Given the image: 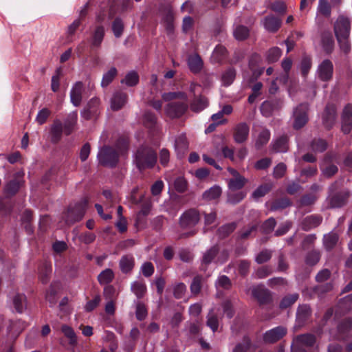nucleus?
I'll list each match as a JSON object with an SVG mask.
<instances>
[{
	"instance_id": "obj_24",
	"label": "nucleus",
	"mask_w": 352,
	"mask_h": 352,
	"mask_svg": "<svg viewBox=\"0 0 352 352\" xmlns=\"http://www.w3.org/2000/svg\"><path fill=\"white\" fill-rule=\"evenodd\" d=\"M322 217L318 214H311L305 217L301 222V228L305 231H309L317 228L322 222Z\"/></svg>"
},
{
	"instance_id": "obj_26",
	"label": "nucleus",
	"mask_w": 352,
	"mask_h": 352,
	"mask_svg": "<svg viewBox=\"0 0 352 352\" xmlns=\"http://www.w3.org/2000/svg\"><path fill=\"white\" fill-rule=\"evenodd\" d=\"M63 132H64V127L63 122L56 119L54 121L50 128V139L52 143H57L61 139Z\"/></svg>"
},
{
	"instance_id": "obj_43",
	"label": "nucleus",
	"mask_w": 352,
	"mask_h": 352,
	"mask_svg": "<svg viewBox=\"0 0 352 352\" xmlns=\"http://www.w3.org/2000/svg\"><path fill=\"white\" fill-rule=\"evenodd\" d=\"M236 228V223H226L219 228L217 234L219 238L225 239L229 236Z\"/></svg>"
},
{
	"instance_id": "obj_4",
	"label": "nucleus",
	"mask_w": 352,
	"mask_h": 352,
	"mask_svg": "<svg viewBox=\"0 0 352 352\" xmlns=\"http://www.w3.org/2000/svg\"><path fill=\"white\" fill-rule=\"evenodd\" d=\"M309 105L307 102H302L296 106L292 113V126L296 130L302 129L308 122V111Z\"/></svg>"
},
{
	"instance_id": "obj_32",
	"label": "nucleus",
	"mask_w": 352,
	"mask_h": 352,
	"mask_svg": "<svg viewBox=\"0 0 352 352\" xmlns=\"http://www.w3.org/2000/svg\"><path fill=\"white\" fill-rule=\"evenodd\" d=\"M187 63L190 70L193 73L197 74L202 69L203 61L201 57L197 54L189 56Z\"/></svg>"
},
{
	"instance_id": "obj_53",
	"label": "nucleus",
	"mask_w": 352,
	"mask_h": 352,
	"mask_svg": "<svg viewBox=\"0 0 352 352\" xmlns=\"http://www.w3.org/2000/svg\"><path fill=\"white\" fill-rule=\"evenodd\" d=\"M117 74V69L115 67H111L107 72L103 74L101 80V86L102 87H107L113 81Z\"/></svg>"
},
{
	"instance_id": "obj_10",
	"label": "nucleus",
	"mask_w": 352,
	"mask_h": 352,
	"mask_svg": "<svg viewBox=\"0 0 352 352\" xmlns=\"http://www.w3.org/2000/svg\"><path fill=\"white\" fill-rule=\"evenodd\" d=\"M337 155L334 153H328L324 157L321 164V171L322 175L327 178L334 175L338 170L336 165L331 162L336 158Z\"/></svg>"
},
{
	"instance_id": "obj_13",
	"label": "nucleus",
	"mask_w": 352,
	"mask_h": 352,
	"mask_svg": "<svg viewBox=\"0 0 352 352\" xmlns=\"http://www.w3.org/2000/svg\"><path fill=\"white\" fill-rule=\"evenodd\" d=\"M252 295L261 305L268 304L272 301L270 291L263 285L253 286L252 287Z\"/></svg>"
},
{
	"instance_id": "obj_60",
	"label": "nucleus",
	"mask_w": 352,
	"mask_h": 352,
	"mask_svg": "<svg viewBox=\"0 0 352 352\" xmlns=\"http://www.w3.org/2000/svg\"><path fill=\"white\" fill-rule=\"evenodd\" d=\"M232 283L230 279L226 275H220L215 281V287L223 289H229Z\"/></svg>"
},
{
	"instance_id": "obj_27",
	"label": "nucleus",
	"mask_w": 352,
	"mask_h": 352,
	"mask_svg": "<svg viewBox=\"0 0 352 352\" xmlns=\"http://www.w3.org/2000/svg\"><path fill=\"white\" fill-rule=\"evenodd\" d=\"M349 192L344 191L332 195L329 199V206L331 208H341L344 206L349 198Z\"/></svg>"
},
{
	"instance_id": "obj_41",
	"label": "nucleus",
	"mask_w": 352,
	"mask_h": 352,
	"mask_svg": "<svg viewBox=\"0 0 352 352\" xmlns=\"http://www.w3.org/2000/svg\"><path fill=\"white\" fill-rule=\"evenodd\" d=\"M104 36V28L102 25L96 27L95 29L92 38L91 45L93 47H98L100 46Z\"/></svg>"
},
{
	"instance_id": "obj_58",
	"label": "nucleus",
	"mask_w": 352,
	"mask_h": 352,
	"mask_svg": "<svg viewBox=\"0 0 352 352\" xmlns=\"http://www.w3.org/2000/svg\"><path fill=\"white\" fill-rule=\"evenodd\" d=\"M272 256V250L264 249L255 256L254 261L258 264H262L270 260Z\"/></svg>"
},
{
	"instance_id": "obj_64",
	"label": "nucleus",
	"mask_w": 352,
	"mask_h": 352,
	"mask_svg": "<svg viewBox=\"0 0 352 352\" xmlns=\"http://www.w3.org/2000/svg\"><path fill=\"white\" fill-rule=\"evenodd\" d=\"M290 201L287 198H281L275 200L271 206V210L275 211L284 209L290 205Z\"/></svg>"
},
{
	"instance_id": "obj_55",
	"label": "nucleus",
	"mask_w": 352,
	"mask_h": 352,
	"mask_svg": "<svg viewBox=\"0 0 352 352\" xmlns=\"http://www.w3.org/2000/svg\"><path fill=\"white\" fill-rule=\"evenodd\" d=\"M272 189V185L269 184H265L258 186L252 192V197L255 199L258 200L260 198L264 197L270 190Z\"/></svg>"
},
{
	"instance_id": "obj_8",
	"label": "nucleus",
	"mask_w": 352,
	"mask_h": 352,
	"mask_svg": "<svg viewBox=\"0 0 352 352\" xmlns=\"http://www.w3.org/2000/svg\"><path fill=\"white\" fill-rule=\"evenodd\" d=\"M287 333L285 327L280 325L263 333V341L265 344H274L280 340Z\"/></svg>"
},
{
	"instance_id": "obj_63",
	"label": "nucleus",
	"mask_w": 352,
	"mask_h": 352,
	"mask_svg": "<svg viewBox=\"0 0 352 352\" xmlns=\"http://www.w3.org/2000/svg\"><path fill=\"white\" fill-rule=\"evenodd\" d=\"M143 122L146 126L153 128L157 122L155 115L151 111H146L143 116Z\"/></svg>"
},
{
	"instance_id": "obj_44",
	"label": "nucleus",
	"mask_w": 352,
	"mask_h": 352,
	"mask_svg": "<svg viewBox=\"0 0 352 352\" xmlns=\"http://www.w3.org/2000/svg\"><path fill=\"white\" fill-rule=\"evenodd\" d=\"M282 54V50L278 47H272L265 54V58L268 63L277 62Z\"/></svg>"
},
{
	"instance_id": "obj_33",
	"label": "nucleus",
	"mask_w": 352,
	"mask_h": 352,
	"mask_svg": "<svg viewBox=\"0 0 352 352\" xmlns=\"http://www.w3.org/2000/svg\"><path fill=\"white\" fill-rule=\"evenodd\" d=\"M338 239V234L333 231L324 234L322 242L324 249L327 251L331 250L337 244Z\"/></svg>"
},
{
	"instance_id": "obj_46",
	"label": "nucleus",
	"mask_w": 352,
	"mask_h": 352,
	"mask_svg": "<svg viewBox=\"0 0 352 352\" xmlns=\"http://www.w3.org/2000/svg\"><path fill=\"white\" fill-rule=\"evenodd\" d=\"M299 298V295L297 293H293L285 296L279 303V308L281 309H287L294 304Z\"/></svg>"
},
{
	"instance_id": "obj_47",
	"label": "nucleus",
	"mask_w": 352,
	"mask_h": 352,
	"mask_svg": "<svg viewBox=\"0 0 352 352\" xmlns=\"http://www.w3.org/2000/svg\"><path fill=\"white\" fill-rule=\"evenodd\" d=\"M320 259V252L317 250H312L305 255V262L309 266H314L319 262Z\"/></svg>"
},
{
	"instance_id": "obj_57",
	"label": "nucleus",
	"mask_w": 352,
	"mask_h": 352,
	"mask_svg": "<svg viewBox=\"0 0 352 352\" xmlns=\"http://www.w3.org/2000/svg\"><path fill=\"white\" fill-rule=\"evenodd\" d=\"M111 29L116 38H120L124 31V23L121 18L116 17L112 23Z\"/></svg>"
},
{
	"instance_id": "obj_5",
	"label": "nucleus",
	"mask_w": 352,
	"mask_h": 352,
	"mask_svg": "<svg viewBox=\"0 0 352 352\" xmlns=\"http://www.w3.org/2000/svg\"><path fill=\"white\" fill-rule=\"evenodd\" d=\"M87 206V201L83 200L68 207L65 214V223L67 225L73 224L80 221L84 217Z\"/></svg>"
},
{
	"instance_id": "obj_38",
	"label": "nucleus",
	"mask_w": 352,
	"mask_h": 352,
	"mask_svg": "<svg viewBox=\"0 0 352 352\" xmlns=\"http://www.w3.org/2000/svg\"><path fill=\"white\" fill-rule=\"evenodd\" d=\"M227 55L226 48L223 45H218L212 52V59L214 63H221L227 58Z\"/></svg>"
},
{
	"instance_id": "obj_50",
	"label": "nucleus",
	"mask_w": 352,
	"mask_h": 352,
	"mask_svg": "<svg viewBox=\"0 0 352 352\" xmlns=\"http://www.w3.org/2000/svg\"><path fill=\"white\" fill-rule=\"evenodd\" d=\"M221 192L220 186L214 185L203 193V198L206 200H214L220 197Z\"/></svg>"
},
{
	"instance_id": "obj_51",
	"label": "nucleus",
	"mask_w": 352,
	"mask_h": 352,
	"mask_svg": "<svg viewBox=\"0 0 352 352\" xmlns=\"http://www.w3.org/2000/svg\"><path fill=\"white\" fill-rule=\"evenodd\" d=\"M26 298L24 294H17L13 298V304L18 313H22L26 307Z\"/></svg>"
},
{
	"instance_id": "obj_59",
	"label": "nucleus",
	"mask_w": 352,
	"mask_h": 352,
	"mask_svg": "<svg viewBox=\"0 0 352 352\" xmlns=\"http://www.w3.org/2000/svg\"><path fill=\"white\" fill-rule=\"evenodd\" d=\"M148 315V311L146 306L142 302L138 301L135 307V317L138 320H144Z\"/></svg>"
},
{
	"instance_id": "obj_11",
	"label": "nucleus",
	"mask_w": 352,
	"mask_h": 352,
	"mask_svg": "<svg viewBox=\"0 0 352 352\" xmlns=\"http://www.w3.org/2000/svg\"><path fill=\"white\" fill-rule=\"evenodd\" d=\"M333 65L329 59H324L318 66L316 74L318 78L324 82L330 80L333 77Z\"/></svg>"
},
{
	"instance_id": "obj_2",
	"label": "nucleus",
	"mask_w": 352,
	"mask_h": 352,
	"mask_svg": "<svg viewBox=\"0 0 352 352\" xmlns=\"http://www.w3.org/2000/svg\"><path fill=\"white\" fill-rule=\"evenodd\" d=\"M219 254V247L218 245H214L206 250L202 255L201 260L200 269L201 271L206 272L207 266L212 263L223 264L225 263L228 256L229 253L226 250L221 251L220 256L218 257Z\"/></svg>"
},
{
	"instance_id": "obj_23",
	"label": "nucleus",
	"mask_w": 352,
	"mask_h": 352,
	"mask_svg": "<svg viewBox=\"0 0 352 352\" xmlns=\"http://www.w3.org/2000/svg\"><path fill=\"white\" fill-rule=\"evenodd\" d=\"M135 264V258L132 254L123 255L119 261L120 270L124 274H130L133 271Z\"/></svg>"
},
{
	"instance_id": "obj_15",
	"label": "nucleus",
	"mask_w": 352,
	"mask_h": 352,
	"mask_svg": "<svg viewBox=\"0 0 352 352\" xmlns=\"http://www.w3.org/2000/svg\"><path fill=\"white\" fill-rule=\"evenodd\" d=\"M128 102V95L122 91H116L110 99V106L113 111L122 109Z\"/></svg>"
},
{
	"instance_id": "obj_56",
	"label": "nucleus",
	"mask_w": 352,
	"mask_h": 352,
	"mask_svg": "<svg viewBox=\"0 0 352 352\" xmlns=\"http://www.w3.org/2000/svg\"><path fill=\"white\" fill-rule=\"evenodd\" d=\"M206 324L213 332L217 331L219 328V319L213 309H211L207 316Z\"/></svg>"
},
{
	"instance_id": "obj_45",
	"label": "nucleus",
	"mask_w": 352,
	"mask_h": 352,
	"mask_svg": "<svg viewBox=\"0 0 352 352\" xmlns=\"http://www.w3.org/2000/svg\"><path fill=\"white\" fill-rule=\"evenodd\" d=\"M310 148L316 153H322L327 148V142L322 138H314L310 143Z\"/></svg>"
},
{
	"instance_id": "obj_37",
	"label": "nucleus",
	"mask_w": 352,
	"mask_h": 352,
	"mask_svg": "<svg viewBox=\"0 0 352 352\" xmlns=\"http://www.w3.org/2000/svg\"><path fill=\"white\" fill-rule=\"evenodd\" d=\"M114 272L110 268L102 270L98 276V280L102 285L110 284L114 278Z\"/></svg>"
},
{
	"instance_id": "obj_1",
	"label": "nucleus",
	"mask_w": 352,
	"mask_h": 352,
	"mask_svg": "<svg viewBox=\"0 0 352 352\" xmlns=\"http://www.w3.org/2000/svg\"><path fill=\"white\" fill-rule=\"evenodd\" d=\"M157 155L156 152L151 147L140 146L134 155V163L136 167L142 170L152 168L157 162Z\"/></svg>"
},
{
	"instance_id": "obj_30",
	"label": "nucleus",
	"mask_w": 352,
	"mask_h": 352,
	"mask_svg": "<svg viewBox=\"0 0 352 352\" xmlns=\"http://www.w3.org/2000/svg\"><path fill=\"white\" fill-rule=\"evenodd\" d=\"M239 18L240 16L235 19L234 25H236V27L233 30V35L237 41H243L249 36L250 30L245 25H237L241 22Z\"/></svg>"
},
{
	"instance_id": "obj_61",
	"label": "nucleus",
	"mask_w": 352,
	"mask_h": 352,
	"mask_svg": "<svg viewBox=\"0 0 352 352\" xmlns=\"http://www.w3.org/2000/svg\"><path fill=\"white\" fill-rule=\"evenodd\" d=\"M273 272V269L270 265H263L259 268H258L254 272V276L256 278L262 279L264 278L269 275H270Z\"/></svg>"
},
{
	"instance_id": "obj_16",
	"label": "nucleus",
	"mask_w": 352,
	"mask_h": 352,
	"mask_svg": "<svg viewBox=\"0 0 352 352\" xmlns=\"http://www.w3.org/2000/svg\"><path fill=\"white\" fill-rule=\"evenodd\" d=\"M289 137L287 134H283L272 140L270 146L274 153H285L289 150Z\"/></svg>"
},
{
	"instance_id": "obj_36",
	"label": "nucleus",
	"mask_w": 352,
	"mask_h": 352,
	"mask_svg": "<svg viewBox=\"0 0 352 352\" xmlns=\"http://www.w3.org/2000/svg\"><path fill=\"white\" fill-rule=\"evenodd\" d=\"M252 346L250 338L245 335L240 342L236 343L231 350V352H248Z\"/></svg>"
},
{
	"instance_id": "obj_20",
	"label": "nucleus",
	"mask_w": 352,
	"mask_h": 352,
	"mask_svg": "<svg viewBox=\"0 0 352 352\" xmlns=\"http://www.w3.org/2000/svg\"><path fill=\"white\" fill-rule=\"evenodd\" d=\"M281 23V19L272 14L265 16L261 21L264 29L270 33L276 32L280 28Z\"/></svg>"
},
{
	"instance_id": "obj_48",
	"label": "nucleus",
	"mask_w": 352,
	"mask_h": 352,
	"mask_svg": "<svg viewBox=\"0 0 352 352\" xmlns=\"http://www.w3.org/2000/svg\"><path fill=\"white\" fill-rule=\"evenodd\" d=\"M276 107V104L272 100H265L261 105V112L265 117H270Z\"/></svg>"
},
{
	"instance_id": "obj_12",
	"label": "nucleus",
	"mask_w": 352,
	"mask_h": 352,
	"mask_svg": "<svg viewBox=\"0 0 352 352\" xmlns=\"http://www.w3.org/2000/svg\"><path fill=\"white\" fill-rule=\"evenodd\" d=\"M188 109V104L184 102L168 103L165 107L166 114L172 118L182 116Z\"/></svg>"
},
{
	"instance_id": "obj_54",
	"label": "nucleus",
	"mask_w": 352,
	"mask_h": 352,
	"mask_svg": "<svg viewBox=\"0 0 352 352\" xmlns=\"http://www.w3.org/2000/svg\"><path fill=\"white\" fill-rule=\"evenodd\" d=\"M246 182L247 179L244 177L239 175L238 177L230 179L228 187L231 190H239L244 186Z\"/></svg>"
},
{
	"instance_id": "obj_28",
	"label": "nucleus",
	"mask_w": 352,
	"mask_h": 352,
	"mask_svg": "<svg viewBox=\"0 0 352 352\" xmlns=\"http://www.w3.org/2000/svg\"><path fill=\"white\" fill-rule=\"evenodd\" d=\"M78 120V112L77 111H73L70 112L67 118L65 119L63 126L64 127V133L66 135H70L77 123Z\"/></svg>"
},
{
	"instance_id": "obj_29",
	"label": "nucleus",
	"mask_w": 352,
	"mask_h": 352,
	"mask_svg": "<svg viewBox=\"0 0 352 352\" xmlns=\"http://www.w3.org/2000/svg\"><path fill=\"white\" fill-rule=\"evenodd\" d=\"M321 46L327 54H331L334 47V39L331 32H324L321 35Z\"/></svg>"
},
{
	"instance_id": "obj_52",
	"label": "nucleus",
	"mask_w": 352,
	"mask_h": 352,
	"mask_svg": "<svg viewBox=\"0 0 352 352\" xmlns=\"http://www.w3.org/2000/svg\"><path fill=\"white\" fill-rule=\"evenodd\" d=\"M138 82L139 76L134 70H131L128 72L126 74L125 78L121 80V83L125 84L128 87H133L136 85Z\"/></svg>"
},
{
	"instance_id": "obj_19",
	"label": "nucleus",
	"mask_w": 352,
	"mask_h": 352,
	"mask_svg": "<svg viewBox=\"0 0 352 352\" xmlns=\"http://www.w3.org/2000/svg\"><path fill=\"white\" fill-rule=\"evenodd\" d=\"M250 127L245 122H240L234 128L233 138L236 143L245 142L249 136Z\"/></svg>"
},
{
	"instance_id": "obj_22",
	"label": "nucleus",
	"mask_w": 352,
	"mask_h": 352,
	"mask_svg": "<svg viewBox=\"0 0 352 352\" xmlns=\"http://www.w3.org/2000/svg\"><path fill=\"white\" fill-rule=\"evenodd\" d=\"M342 130L348 133L352 129V104L349 103L343 109L342 113Z\"/></svg>"
},
{
	"instance_id": "obj_18",
	"label": "nucleus",
	"mask_w": 352,
	"mask_h": 352,
	"mask_svg": "<svg viewBox=\"0 0 352 352\" xmlns=\"http://www.w3.org/2000/svg\"><path fill=\"white\" fill-rule=\"evenodd\" d=\"M311 316V309L309 305H299L296 310V326L302 327L310 318Z\"/></svg>"
},
{
	"instance_id": "obj_6",
	"label": "nucleus",
	"mask_w": 352,
	"mask_h": 352,
	"mask_svg": "<svg viewBox=\"0 0 352 352\" xmlns=\"http://www.w3.org/2000/svg\"><path fill=\"white\" fill-rule=\"evenodd\" d=\"M87 206V201L83 200L68 207L65 214V223L67 225L73 224L80 221L84 217Z\"/></svg>"
},
{
	"instance_id": "obj_17",
	"label": "nucleus",
	"mask_w": 352,
	"mask_h": 352,
	"mask_svg": "<svg viewBox=\"0 0 352 352\" xmlns=\"http://www.w3.org/2000/svg\"><path fill=\"white\" fill-rule=\"evenodd\" d=\"M20 176L23 177V174L21 175L20 173H16L13 179L5 183L3 191L7 195L14 196L18 192L23 183L22 179H19Z\"/></svg>"
},
{
	"instance_id": "obj_7",
	"label": "nucleus",
	"mask_w": 352,
	"mask_h": 352,
	"mask_svg": "<svg viewBox=\"0 0 352 352\" xmlns=\"http://www.w3.org/2000/svg\"><path fill=\"white\" fill-rule=\"evenodd\" d=\"M199 220V212L195 209H189L180 216L179 225L183 229H190L194 228Z\"/></svg>"
},
{
	"instance_id": "obj_49",
	"label": "nucleus",
	"mask_w": 352,
	"mask_h": 352,
	"mask_svg": "<svg viewBox=\"0 0 352 352\" xmlns=\"http://www.w3.org/2000/svg\"><path fill=\"white\" fill-rule=\"evenodd\" d=\"M317 13L325 17L331 16V6L327 0H318Z\"/></svg>"
},
{
	"instance_id": "obj_3",
	"label": "nucleus",
	"mask_w": 352,
	"mask_h": 352,
	"mask_svg": "<svg viewBox=\"0 0 352 352\" xmlns=\"http://www.w3.org/2000/svg\"><path fill=\"white\" fill-rule=\"evenodd\" d=\"M97 159L100 164L110 168L115 167L119 160V155L116 149L109 146L99 148Z\"/></svg>"
},
{
	"instance_id": "obj_34",
	"label": "nucleus",
	"mask_w": 352,
	"mask_h": 352,
	"mask_svg": "<svg viewBox=\"0 0 352 352\" xmlns=\"http://www.w3.org/2000/svg\"><path fill=\"white\" fill-rule=\"evenodd\" d=\"M131 291L138 299H140L146 292V285L142 280H135L131 284Z\"/></svg>"
},
{
	"instance_id": "obj_42",
	"label": "nucleus",
	"mask_w": 352,
	"mask_h": 352,
	"mask_svg": "<svg viewBox=\"0 0 352 352\" xmlns=\"http://www.w3.org/2000/svg\"><path fill=\"white\" fill-rule=\"evenodd\" d=\"M236 70L233 67L228 68L221 75L222 85L228 87L232 84L236 78Z\"/></svg>"
},
{
	"instance_id": "obj_14",
	"label": "nucleus",
	"mask_w": 352,
	"mask_h": 352,
	"mask_svg": "<svg viewBox=\"0 0 352 352\" xmlns=\"http://www.w3.org/2000/svg\"><path fill=\"white\" fill-rule=\"evenodd\" d=\"M337 119V109L335 104L329 103L326 105L322 116V124L326 129H331Z\"/></svg>"
},
{
	"instance_id": "obj_21",
	"label": "nucleus",
	"mask_w": 352,
	"mask_h": 352,
	"mask_svg": "<svg viewBox=\"0 0 352 352\" xmlns=\"http://www.w3.org/2000/svg\"><path fill=\"white\" fill-rule=\"evenodd\" d=\"M84 90L83 83L80 81L76 82L69 93L70 101L74 107H79L82 99V91Z\"/></svg>"
},
{
	"instance_id": "obj_25",
	"label": "nucleus",
	"mask_w": 352,
	"mask_h": 352,
	"mask_svg": "<svg viewBox=\"0 0 352 352\" xmlns=\"http://www.w3.org/2000/svg\"><path fill=\"white\" fill-rule=\"evenodd\" d=\"M175 150L177 157L181 158L188 148V142L184 133L177 135L175 140Z\"/></svg>"
},
{
	"instance_id": "obj_31",
	"label": "nucleus",
	"mask_w": 352,
	"mask_h": 352,
	"mask_svg": "<svg viewBox=\"0 0 352 352\" xmlns=\"http://www.w3.org/2000/svg\"><path fill=\"white\" fill-rule=\"evenodd\" d=\"M271 132L269 129L263 128L255 138L254 146L256 150L261 149L270 140Z\"/></svg>"
},
{
	"instance_id": "obj_9",
	"label": "nucleus",
	"mask_w": 352,
	"mask_h": 352,
	"mask_svg": "<svg viewBox=\"0 0 352 352\" xmlns=\"http://www.w3.org/2000/svg\"><path fill=\"white\" fill-rule=\"evenodd\" d=\"M350 30L349 19L342 15L339 16L334 24V32L337 41H340V38L342 37H349Z\"/></svg>"
},
{
	"instance_id": "obj_35",
	"label": "nucleus",
	"mask_w": 352,
	"mask_h": 352,
	"mask_svg": "<svg viewBox=\"0 0 352 352\" xmlns=\"http://www.w3.org/2000/svg\"><path fill=\"white\" fill-rule=\"evenodd\" d=\"M99 104V99L96 98H92L87 104V105L81 111V116L84 118L90 119L91 115L96 112V107Z\"/></svg>"
},
{
	"instance_id": "obj_40",
	"label": "nucleus",
	"mask_w": 352,
	"mask_h": 352,
	"mask_svg": "<svg viewBox=\"0 0 352 352\" xmlns=\"http://www.w3.org/2000/svg\"><path fill=\"white\" fill-rule=\"evenodd\" d=\"M294 340L298 343L303 344L307 348L312 347L316 343V337L311 333H305L297 336Z\"/></svg>"
},
{
	"instance_id": "obj_62",
	"label": "nucleus",
	"mask_w": 352,
	"mask_h": 352,
	"mask_svg": "<svg viewBox=\"0 0 352 352\" xmlns=\"http://www.w3.org/2000/svg\"><path fill=\"white\" fill-rule=\"evenodd\" d=\"M203 280V277L201 275L195 276L190 284V292L193 294H198L201 289V283Z\"/></svg>"
},
{
	"instance_id": "obj_39",
	"label": "nucleus",
	"mask_w": 352,
	"mask_h": 352,
	"mask_svg": "<svg viewBox=\"0 0 352 352\" xmlns=\"http://www.w3.org/2000/svg\"><path fill=\"white\" fill-rule=\"evenodd\" d=\"M208 106V100L204 96L195 97L190 103V109L195 112H200Z\"/></svg>"
}]
</instances>
